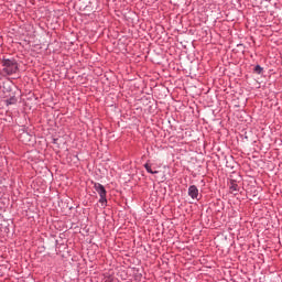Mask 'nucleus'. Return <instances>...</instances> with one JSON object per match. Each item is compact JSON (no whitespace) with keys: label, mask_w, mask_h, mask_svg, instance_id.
Masks as SVG:
<instances>
[{"label":"nucleus","mask_w":282,"mask_h":282,"mask_svg":"<svg viewBox=\"0 0 282 282\" xmlns=\"http://www.w3.org/2000/svg\"><path fill=\"white\" fill-rule=\"evenodd\" d=\"M21 138H28V133H23Z\"/></svg>","instance_id":"6e6552de"},{"label":"nucleus","mask_w":282,"mask_h":282,"mask_svg":"<svg viewBox=\"0 0 282 282\" xmlns=\"http://www.w3.org/2000/svg\"><path fill=\"white\" fill-rule=\"evenodd\" d=\"M230 189L231 191H237V184H231Z\"/></svg>","instance_id":"0eeeda50"},{"label":"nucleus","mask_w":282,"mask_h":282,"mask_svg":"<svg viewBox=\"0 0 282 282\" xmlns=\"http://www.w3.org/2000/svg\"><path fill=\"white\" fill-rule=\"evenodd\" d=\"M2 72L8 74L9 76L12 74H17L19 66L17 65V61L14 59H3L2 61Z\"/></svg>","instance_id":"f257e3e1"},{"label":"nucleus","mask_w":282,"mask_h":282,"mask_svg":"<svg viewBox=\"0 0 282 282\" xmlns=\"http://www.w3.org/2000/svg\"><path fill=\"white\" fill-rule=\"evenodd\" d=\"M188 195L192 197V199H197L199 195V189L195 185H191L188 188Z\"/></svg>","instance_id":"7ed1b4c3"},{"label":"nucleus","mask_w":282,"mask_h":282,"mask_svg":"<svg viewBox=\"0 0 282 282\" xmlns=\"http://www.w3.org/2000/svg\"><path fill=\"white\" fill-rule=\"evenodd\" d=\"M94 188L100 197L99 203L107 204V189H105V186H102V184H100V183H96Z\"/></svg>","instance_id":"f03ea898"},{"label":"nucleus","mask_w":282,"mask_h":282,"mask_svg":"<svg viewBox=\"0 0 282 282\" xmlns=\"http://www.w3.org/2000/svg\"><path fill=\"white\" fill-rule=\"evenodd\" d=\"M7 105H17V98L12 97L7 100Z\"/></svg>","instance_id":"39448f33"},{"label":"nucleus","mask_w":282,"mask_h":282,"mask_svg":"<svg viewBox=\"0 0 282 282\" xmlns=\"http://www.w3.org/2000/svg\"><path fill=\"white\" fill-rule=\"evenodd\" d=\"M144 169L148 173H151V175H158L159 171L158 170H154L151 167V164L150 163H145L144 164Z\"/></svg>","instance_id":"20e7f679"},{"label":"nucleus","mask_w":282,"mask_h":282,"mask_svg":"<svg viewBox=\"0 0 282 282\" xmlns=\"http://www.w3.org/2000/svg\"><path fill=\"white\" fill-rule=\"evenodd\" d=\"M254 72H256V74H261V72H263V68L261 66L257 65L254 67Z\"/></svg>","instance_id":"423d86ee"}]
</instances>
